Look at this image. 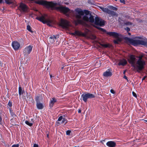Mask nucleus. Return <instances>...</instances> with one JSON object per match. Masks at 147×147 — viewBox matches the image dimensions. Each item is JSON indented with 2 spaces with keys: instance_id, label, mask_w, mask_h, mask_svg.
Masks as SVG:
<instances>
[{
  "instance_id": "a19ab883",
  "label": "nucleus",
  "mask_w": 147,
  "mask_h": 147,
  "mask_svg": "<svg viewBox=\"0 0 147 147\" xmlns=\"http://www.w3.org/2000/svg\"><path fill=\"white\" fill-rule=\"evenodd\" d=\"M49 39V40L50 41V42L52 43H53L55 41V40H54L53 39Z\"/></svg>"
},
{
  "instance_id": "49530a36",
  "label": "nucleus",
  "mask_w": 147,
  "mask_h": 147,
  "mask_svg": "<svg viewBox=\"0 0 147 147\" xmlns=\"http://www.w3.org/2000/svg\"><path fill=\"white\" fill-rule=\"evenodd\" d=\"M146 76H144L143 78L142 79V80L143 81L144 80H145L146 78Z\"/></svg>"
},
{
  "instance_id": "a878e982",
  "label": "nucleus",
  "mask_w": 147,
  "mask_h": 147,
  "mask_svg": "<svg viewBox=\"0 0 147 147\" xmlns=\"http://www.w3.org/2000/svg\"><path fill=\"white\" fill-rule=\"evenodd\" d=\"M100 45L102 47L107 48L109 47L110 45L109 44H100Z\"/></svg>"
},
{
  "instance_id": "c9c22d12",
  "label": "nucleus",
  "mask_w": 147,
  "mask_h": 147,
  "mask_svg": "<svg viewBox=\"0 0 147 147\" xmlns=\"http://www.w3.org/2000/svg\"><path fill=\"white\" fill-rule=\"evenodd\" d=\"M118 1H119L121 3L123 4H125V0H118Z\"/></svg>"
},
{
  "instance_id": "f03ea898",
  "label": "nucleus",
  "mask_w": 147,
  "mask_h": 147,
  "mask_svg": "<svg viewBox=\"0 0 147 147\" xmlns=\"http://www.w3.org/2000/svg\"><path fill=\"white\" fill-rule=\"evenodd\" d=\"M36 3L45 6L47 8H50L52 10H55L60 11L61 12L63 13L67 16H69V15L67 13L70 10L68 7H65L60 6L57 7L58 4L56 3H54L53 1H48L41 0H37L34 1Z\"/></svg>"
},
{
  "instance_id": "4468645a",
  "label": "nucleus",
  "mask_w": 147,
  "mask_h": 147,
  "mask_svg": "<svg viewBox=\"0 0 147 147\" xmlns=\"http://www.w3.org/2000/svg\"><path fill=\"white\" fill-rule=\"evenodd\" d=\"M32 47L30 45L26 47L23 51V52L24 53V55L29 54L32 51Z\"/></svg>"
},
{
  "instance_id": "9d476101",
  "label": "nucleus",
  "mask_w": 147,
  "mask_h": 147,
  "mask_svg": "<svg viewBox=\"0 0 147 147\" xmlns=\"http://www.w3.org/2000/svg\"><path fill=\"white\" fill-rule=\"evenodd\" d=\"M82 100L85 102H86L88 98H92L95 97V96L92 94L88 93L85 94H83L81 96Z\"/></svg>"
},
{
  "instance_id": "f3484780",
  "label": "nucleus",
  "mask_w": 147,
  "mask_h": 147,
  "mask_svg": "<svg viewBox=\"0 0 147 147\" xmlns=\"http://www.w3.org/2000/svg\"><path fill=\"white\" fill-rule=\"evenodd\" d=\"M106 145L109 147H115L116 146V143L113 141H110L107 142L106 143Z\"/></svg>"
},
{
  "instance_id": "2f4dec72",
  "label": "nucleus",
  "mask_w": 147,
  "mask_h": 147,
  "mask_svg": "<svg viewBox=\"0 0 147 147\" xmlns=\"http://www.w3.org/2000/svg\"><path fill=\"white\" fill-rule=\"evenodd\" d=\"M26 97L28 98H29V100L31 99H32V100H33V99L31 97H30V94H29L28 93H26Z\"/></svg>"
},
{
  "instance_id": "f8f14e48",
  "label": "nucleus",
  "mask_w": 147,
  "mask_h": 147,
  "mask_svg": "<svg viewBox=\"0 0 147 147\" xmlns=\"http://www.w3.org/2000/svg\"><path fill=\"white\" fill-rule=\"evenodd\" d=\"M59 25L63 28H67L69 26V24L67 20L62 19L59 22Z\"/></svg>"
},
{
  "instance_id": "b1692460",
  "label": "nucleus",
  "mask_w": 147,
  "mask_h": 147,
  "mask_svg": "<svg viewBox=\"0 0 147 147\" xmlns=\"http://www.w3.org/2000/svg\"><path fill=\"white\" fill-rule=\"evenodd\" d=\"M25 123L26 124L30 126H32L33 125V123H30L28 121H25Z\"/></svg>"
},
{
  "instance_id": "13d9d810",
  "label": "nucleus",
  "mask_w": 147,
  "mask_h": 147,
  "mask_svg": "<svg viewBox=\"0 0 147 147\" xmlns=\"http://www.w3.org/2000/svg\"><path fill=\"white\" fill-rule=\"evenodd\" d=\"M63 67H62V69H63Z\"/></svg>"
},
{
  "instance_id": "2eb2a0df",
  "label": "nucleus",
  "mask_w": 147,
  "mask_h": 147,
  "mask_svg": "<svg viewBox=\"0 0 147 147\" xmlns=\"http://www.w3.org/2000/svg\"><path fill=\"white\" fill-rule=\"evenodd\" d=\"M112 71L111 69H108L106 71L104 72L103 75L104 77H110L112 75V73L111 71Z\"/></svg>"
},
{
  "instance_id": "6ab92c4d",
  "label": "nucleus",
  "mask_w": 147,
  "mask_h": 147,
  "mask_svg": "<svg viewBox=\"0 0 147 147\" xmlns=\"http://www.w3.org/2000/svg\"><path fill=\"white\" fill-rule=\"evenodd\" d=\"M57 100L55 98H53L50 102L49 106L51 107H53L54 104L56 102Z\"/></svg>"
},
{
  "instance_id": "c85d7f7f",
  "label": "nucleus",
  "mask_w": 147,
  "mask_h": 147,
  "mask_svg": "<svg viewBox=\"0 0 147 147\" xmlns=\"http://www.w3.org/2000/svg\"><path fill=\"white\" fill-rule=\"evenodd\" d=\"M118 21L120 23V24H123L124 21L122 20V19L119 18L118 19Z\"/></svg>"
},
{
  "instance_id": "4c0bfd02",
  "label": "nucleus",
  "mask_w": 147,
  "mask_h": 147,
  "mask_svg": "<svg viewBox=\"0 0 147 147\" xmlns=\"http://www.w3.org/2000/svg\"><path fill=\"white\" fill-rule=\"evenodd\" d=\"M63 118L62 116H61L59 118L58 121H60L62 120Z\"/></svg>"
},
{
  "instance_id": "3c124183",
  "label": "nucleus",
  "mask_w": 147,
  "mask_h": 147,
  "mask_svg": "<svg viewBox=\"0 0 147 147\" xmlns=\"http://www.w3.org/2000/svg\"><path fill=\"white\" fill-rule=\"evenodd\" d=\"M2 0H0V3H2Z\"/></svg>"
},
{
  "instance_id": "79ce46f5",
  "label": "nucleus",
  "mask_w": 147,
  "mask_h": 147,
  "mask_svg": "<svg viewBox=\"0 0 147 147\" xmlns=\"http://www.w3.org/2000/svg\"><path fill=\"white\" fill-rule=\"evenodd\" d=\"M113 94H114L115 93V91L113 89H111L110 91Z\"/></svg>"
},
{
  "instance_id": "0eeeda50",
  "label": "nucleus",
  "mask_w": 147,
  "mask_h": 147,
  "mask_svg": "<svg viewBox=\"0 0 147 147\" xmlns=\"http://www.w3.org/2000/svg\"><path fill=\"white\" fill-rule=\"evenodd\" d=\"M142 57L143 56H139V59L136 62L137 65H138L137 67L138 68L140 73L144 68V66L146 65L145 61L142 59Z\"/></svg>"
},
{
  "instance_id": "473e14b6",
  "label": "nucleus",
  "mask_w": 147,
  "mask_h": 147,
  "mask_svg": "<svg viewBox=\"0 0 147 147\" xmlns=\"http://www.w3.org/2000/svg\"><path fill=\"white\" fill-rule=\"evenodd\" d=\"M124 29L126 30L127 32H129L130 30V28L128 27L125 28Z\"/></svg>"
},
{
  "instance_id": "603ef678",
  "label": "nucleus",
  "mask_w": 147,
  "mask_h": 147,
  "mask_svg": "<svg viewBox=\"0 0 147 147\" xmlns=\"http://www.w3.org/2000/svg\"><path fill=\"white\" fill-rule=\"evenodd\" d=\"M50 77L51 78L52 77V75H50Z\"/></svg>"
},
{
  "instance_id": "20e7f679",
  "label": "nucleus",
  "mask_w": 147,
  "mask_h": 147,
  "mask_svg": "<svg viewBox=\"0 0 147 147\" xmlns=\"http://www.w3.org/2000/svg\"><path fill=\"white\" fill-rule=\"evenodd\" d=\"M94 24L95 25L94 26V27L104 33H107V32L106 30L97 26H104L105 22V21L98 17H96L95 18V21H94Z\"/></svg>"
},
{
  "instance_id": "09e8293b",
  "label": "nucleus",
  "mask_w": 147,
  "mask_h": 147,
  "mask_svg": "<svg viewBox=\"0 0 147 147\" xmlns=\"http://www.w3.org/2000/svg\"><path fill=\"white\" fill-rule=\"evenodd\" d=\"M33 120H34V119H31V122H32V123H33V122H34Z\"/></svg>"
},
{
  "instance_id": "6e6d98bb",
  "label": "nucleus",
  "mask_w": 147,
  "mask_h": 147,
  "mask_svg": "<svg viewBox=\"0 0 147 147\" xmlns=\"http://www.w3.org/2000/svg\"><path fill=\"white\" fill-rule=\"evenodd\" d=\"M47 137H49V134H48L47 135Z\"/></svg>"
},
{
  "instance_id": "72a5a7b5",
  "label": "nucleus",
  "mask_w": 147,
  "mask_h": 147,
  "mask_svg": "<svg viewBox=\"0 0 147 147\" xmlns=\"http://www.w3.org/2000/svg\"><path fill=\"white\" fill-rule=\"evenodd\" d=\"M71 132V131L70 130H68L66 131V134L67 135H69Z\"/></svg>"
},
{
  "instance_id": "58836bf2",
  "label": "nucleus",
  "mask_w": 147,
  "mask_h": 147,
  "mask_svg": "<svg viewBox=\"0 0 147 147\" xmlns=\"http://www.w3.org/2000/svg\"><path fill=\"white\" fill-rule=\"evenodd\" d=\"M132 93L133 96H134L135 97L137 98V96L136 94L133 91L132 92Z\"/></svg>"
},
{
  "instance_id": "dca6fc26",
  "label": "nucleus",
  "mask_w": 147,
  "mask_h": 147,
  "mask_svg": "<svg viewBox=\"0 0 147 147\" xmlns=\"http://www.w3.org/2000/svg\"><path fill=\"white\" fill-rule=\"evenodd\" d=\"M12 45L13 48L15 50H18L20 46V44L17 41L13 42Z\"/></svg>"
},
{
  "instance_id": "7ed1b4c3",
  "label": "nucleus",
  "mask_w": 147,
  "mask_h": 147,
  "mask_svg": "<svg viewBox=\"0 0 147 147\" xmlns=\"http://www.w3.org/2000/svg\"><path fill=\"white\" fill-rule=\"evenodd\" d=\"M71 34L72 35H77L92 40H95L97 38V37L96 36L92 34L91 33H89L88 32H86L85 33H83L78 30H76L74 32L72 33Z\"/></svg>"
},
{
  "instance_id": "5701e85b",
  "label": "nucleus",
  "mask_w": 147,
  "mask_h": 147,
  "mask_svg": "<svg viewBox=\"0 0 147 147\" xmlns=\"http://www.w3.org/2000/svg\"><path fill=\"white\" fill-rule=\"evenodd\" d=\"M13 0H5V2L7 4L10 5L13 3Z\"/></svg>"
},
{
  "instance_id": "f257e3e1",
  "label": "nucleus",
  "mask_w": 147,
  "mask_h": 147,
  "mask_svg": "<svg viewBox=\"0 0 147 147\" xmlns=\"http://www.w3.org/2000/svg\"><path fill=\"white\" fill-rule=\"evenodd\" d=\"M76 13L74 16L76 20L74 21L75 25L77 26L79 24L83 25L85 22H89L91 23L94 22V17L91 14L90 17L88 16L89 14V11L86 10H84V12L81 9L77 8L75 10Z\"/></svg>"
},
{
  "instance_id": "de8ad7c7",
  "label": "nucleus",
  "mask_w": 147,
  "mask_h": 147,
  "mask_svg": "<svg viewBox=\"0 0 147 147\" xmlns=\"http://www.w3.org/2000/svg\"><path fill=\"white\" fill-rule=\"evenodd\" d=\"M78 113H81V109H79L78 111Z\"/></svg>"
},
{
  "instance_id": "ea45409f",
  "label": "nucleus",
  "mask_w": 147,
  "mask_h": 147,
  "mask_svg": "<svg viewBox=\"0 0 147 147\" xmlns=\"http://www.w3.org/2000/svg\"><path fill=\"white\" fill-rule=\"evenodd\" d=\"M19 144H15L13 145L12 146V147H19Z\"/></svg>"
},
{
  "instance_id": "c03bdc74",
  "label": "nucleus",
  "mask_w": 147,
  "mask_h": 147,
  "mask_svg": "<svg viewBox=\"0 0 147 147\" xmlns=\"http://www.w3.org/2000/svg\"><path fill=\"white\" fill-rule=\"evenodd\" d=\"M2 118L1 117V115H0V124L1 123V122L2 121Z\"/></svg>"
},
{
  "instance_id": "393cba45",
  "label": "nucleus",
  "mask_w": 147,
  "mask_h": 147,
  "mask_svg": "<svg viewBox=\"0 0 147 147\" xmlns=\"http://www.w3.org/2000/svg\"><path fill=\"white\" fill-rule=\"evenodd\" d=\"M35 100L36 101V103L40 102V97L39 96H36L35 98Z\"/></svg>"
},
{
  "instance_id": "37998d69",
  "label": "nucleus",
  "mask_w": 147,
  "mask_h": 147,
  "mask_svg": "<svg viewBox=\"0 0 147 147\" xmlns=\"http://www.w3.org/2000/svg\"><path fill=\"white\" fill-rule=\"evenodd\" d=\"M123 78H125V79L127 80V81H128V79H127V76H124Z\"/></svg>"
},
{
  "instance_id": "f704fd0d",
  "label": "nucleus",
  "mask_w": 147,
  "mask_h": 147,
  "mask_svg": "<svg viewBox=\"0 0 147 147\" xmlns=\"http://www.w3.org/2000/svg\"><path fill=\"white\" fill-rule=\"evenodd\" d=\"M113 42L115 44H119V43L117 39L114 40H113Z\"/></svg>"
},
{
  "instance_id": "9b49d317",
  "label": "nucleus",
  "mask_w": 147,
  "mask_h": 147,
  "mask_svg": "<svg viewBox=\"0 0 147 147\" xmlns=\"http://www.w3.org/2000/svg\"><path fill=\"white\" fill-rule=\"evenodd\" d=\"M107 34L110 36H112L117 38V40L119 42L121 41L122 39L119 37L120 36L121 34L115 32H107Z\"/></svg>"
},
{
  "instance_id": "a18cd8bd",
  "label": "nucleus",
  "mask_w": 147,
  "mask_h": 147,
  "mask_svg": "<svg viewBox=\"0 0 147 147\" xmlns=\"http://www.w3.org/2000/svg\"><path fill=\"white\" fill-rule=\"evenodd\" d=\"M33 147H38V144H34V145Z\"/></svg>"
},
{
  "instance_id": "c756f323",
  "label": "nucleus",
  "mask_w": 147,
  "mask_h": 147,
  "mask_svg": "<svg viewBox=\"0 0 147 147\" xmlns=\"http://www.w3.org/2000/svg\"><path fill=\"white\" fill-rule=\"evenodd\" d=\"M62 121L61 122V123L62 124L64 123L65 121H66L65 123H67V120H66L65 118H63L62 120Z\"/></svg>"
},
{
  "instance_id": "864d4df0",
  "label": "nucleus",
  "mask_w": 147,
  "mask_h": 147,
  "mask_svg": "<svg viewBox=\"0 0 147 147\" xmlns=\"http://www.w3.org/2000/svg\"><path fill=\"white\" fill-rule=\"evenodd\" d=\"M143 120H144L145 121L147 122V120H145L143 119Z\"/></svg>"
},
{
  "instance_id": "cd10ccee",
  "label": "nucleus",
  "mask_w": 147,
  "mask_h": 147,
  "mask_svg": "<svg viewBox=\"0 0 147 147\" xmlns=\"http://www.w3.org/2000/svg\"><path fill=\"white\" fill-rule=\"evenodd\" d=\"M31 27L29 25H28L27 26V29L30 32H33L31 29Z\"/></svg>"
},
{
  "instance_id": "1a4fd4ad",
  "label": "nucleus",
  "mask_w": 147,
  "mask_h": 147,
  "mask_svg": "<svg viewBox=\"0 0 147 147\" xmlns=\"http://www.w3.org/2000/svg\"><path fill=\"white\" fill-rule=\"evenodd\" d=\"M100 8L102 9L103 11L107 13L108 14L111 15L110 17L112 16L114 17V16H117L118 14L115 11H111L108 8H105L102 7H100Z\"/></svg>"
},
{
  "instance_id": "4be33fe9",
  "label": "nucleus",
  "mask_w": 147,
  "mask_h": 147,
  "mask_svg": "<svg viewBox=\"0 0 147 147\" xmlns=\"http://www.w3.org/2000/svg\"><path fill=\"white\" fill-rule=\"evenodd\" d=\"M59 38V36L58 35H53L49 37V39H53L55 40L57 38Z\"/></svg>"
},
{
  "instance_id": "423d86ee",
  "label": "nucleus",
  "mask_w": 147,
  "mask_h": 147,
  "mask_svg": "<svg viewBox=\"0 0 147 147\" xmlns=\"http://www.w3.org/2000/svg\"><path fill=\"white\" fill-rule=\"evenodd\" d=\"M124 39L127 41H128L132 45L136 46L138 45H147V42L143 40H134L127 37H125Z\"/></svg>"
},
{
  "instance_id": "4d7b16f0",
  "label": "nucleus",
  "mask_w": 147,
  "mask_h": 147,
  "mask_svg": "<svg viewBox=\"0 0 147 147\" xmlns=\"http://www.w3.org/2000/svg\"><path fill=\"white\" fill-rule=\"evenodd\" d=\"M1 104H0V106H1Z\"/></svg>"
},
{
  "instance_id": "bb28decb",
  "label": "nucleus",
  "mask_w": 147,
  "mask_h": 147,
  "mask_svg": "<svg viewBox=\"0 0 147 147\" xmlns=\"http://www.w3.org/2000/svg\"><path fill=\"white\" fill-rule=\"evenodd\" d=\"M109 8L111 9L117 11V8L112 6H110Z\"/></svg>"
},
{
  "instance_id": "8fccbe9b",
  "label": "nucleus",
  "mask_w": 147,
  "mask_h": 147,
  "mask_svg": "<svg viewBox=\"0 0 147 147\" xmlns=\"http://www.w3.org/2000/svg\"><path fill=\"white\" fill-rule=\"evenodd\" d=\"M128 32V34L129 35V36H130L131 35V34L130 33V32Z\"/></svg>"
},
{
  "instance_id": "412c9836",
  "label": "nucleus",
  "mask_w": 147,
  "mask_h": 147,
  "mask_svg": "<svg viewBox=\"0 0 147 147\" xmlns=\"http://www.w3.org/2000/svg\"><path fill=\"white\" fill-rule=\"evenodd\" d=\"M24 92V90L22 91L21 87L19 86V93L20 96L21 94H23Z\"/></svg>"
},
{
  "instance_id": "a211bd4d",
  "label": "nucleus",
  "mask_w": 147,
  "mask_h": 147,
  "mask_svg": "<svg viewBox=\"0 0 147 147\" xmlns=\"http://www.w3.org/2000/svg\"><path fill=\"white\" fill-rule=\"evenodd\" d=\"M127 63V62L126 60L125 59H123L121 60L119 63L118 65H122V66H124Z\"/></svg>"
},
{
  "instance_id": "5fc2aeb1",
  "label": "nucleus",
  "mask_w": 147,
  "mask_h": 147,
  "mask_svg": "<svg viewBox=\"0 0 147 147\" xmlns=\"http://www.w3.org/2000/svg\"><path fill=\"white\" fill-rule=\"evenodd\" d=\"M125 71H124L123 72V73L124 74H125Z\"/></svg>"
},
{
  "instance_id": "e433bc0d",
  "label": "nucleus",
  "mask_w": 147,
  "mask_h": 147,
  "mask_svg": "<svg viewBox=\"0 0 147 147\" xmlns=\"http://www.w3.org/2000/svg\"><path fill=\"white\" fill-rule=\"evenodd\" d=\"M8 105L9 107H11L12 106V103L9 101L8 102Z\"/></svg>"
},
{
  "instance_id": "aec40b11",
  "label": "nucleus",
  "mask_w": 147,
  "mask_h": 147,
  "mask_svg": "<svg viewBox=\"0 0 147 147\" xmlns=\"http://www.w3.org/2000/svg\"><path fill=\"white\" fill-rule=\"evenodd\" d=\"M36 107L37 108L39 109H42L44 107L43 105L40 102L36 103Z\"/></svg>"
},
{
  "instance_id": "ddd939ff",
  "label": "nucleus",
  "mask_w": 147,
  "mask_h": 147,
  "mask_svg": "<svg viewBox=\"0 0 147 147\" xmlns=\"http://www.w3.org/2000/svg\"><path fill=\"white\" fill-rule=\"evenodd\" d=\"M18 8L21 11H22L24 12H27L28 11V7L25 4L23 3L20 4Z\"/></svg>"
},
{
  "instance_id": "7c9ffc66",
  "label": "nucleus",
  "mask_w": 147,
  "mask_h": 147,
  "mask_svg": "<svg viewBox=\"0 0 147 147\" xmlns=\"http://www.w3.org/2000/svg\"><path fill=\"white\" fill-rule=\"evenodd\" d=\"M124 24L126 25L127 26L131 25L132 24L131 22H125L124 23Z\"/></svg>"
},
{
  "instance_id": "39448f33",
  "label": "nucleus",
  "mask_w": 147,
  "mask_h": 147,
  "mask_svg": "<svg viewBox=\"0 0 147 147\" xmlns=\"http://www.w3.org/2000/svg\"><path fill=\"white\" fill-rule=\"evenodd\" d=\"M127 61L129 63L131 64V66L134 67L133 70L138 73H140L138 68L137 67L138 65H137L136 62V59L135 55H129L127 59Z\"/></svg>"
},
{
  "instance_id": "6e6552de",
  "label": "nucleus",
  "mask_w": 147,
  "mask_h": 147,
  "mask_svg": "<svg viewBox=\"0 0 147 147\" xmlns=\"http://www.w3.org/2000/svg\"><path fill=\"white\" fill-rule=\"evenodd\" d=\"M47 15L45 14L44 16L42 15L40 17H37L36 18V19L39 21L42 22L43 24L47 23V24L49 26H50V24H51L52 23V21L50 20H45V17L47 16Z\"/></svg>"
}]
</instances>
